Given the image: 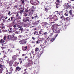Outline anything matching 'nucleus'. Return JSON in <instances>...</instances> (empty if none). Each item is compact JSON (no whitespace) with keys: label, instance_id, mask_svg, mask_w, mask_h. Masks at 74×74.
Here are the masks:
<instances>
[{"label":"nucleus","instance_id":"f257e3e1","mask_svg":"<svg viewBox=\"0 0 74 74\" xmlns=\"http://www.w3.org/2000/svg\"><path fill=\"white\" fill-rule=\"evenodd\" d=\"M53 32L51 33L50 34L51 37H52V36H53V34H55V35L56 36H58V34H59V33L60 32V30H57L55 29H53Z\"/></svg>","mask_w":74,"mask_h":74},{"label":"nucleus","instance_id":"f03ea898","mask_svg":"<svg viewBox=\"0 0 74 74\" xmlns=\"http://www.w3.org/2000/svg\"><path fill=\"white\" fill-rule=\"evenodd\" d=\"M58 16H55L54 18L52 17L50 18L49 21L51 23V24H54L55 23V21L58 20Z\"/></svg>","mask_w":74,"mask_h":74},{"label":"nucleus","instance_id":"7ed1b4c3","mask_svg":"<svg viewBox=\"0 0 74 74\" xmlns=\"http://www.w3.org/2000/svg\"><path fill=\"white\" fill-rule=\"evenodd\" d=\"M30 3L34 5H37L40 4V2L37 0H32L30 1Z\"/></svg>","mask_w":74,"mask_h":74},{"label":"nucleus","instance_id":"20e7f679","mask_svg":"<svg viewBox=\"0 0 74 74\" xmlns=\"http://www.w3.org/2000/svg\"><path fill=\"white\" fill-rule=\"evenodd\" d=\"M41 24L42 26H44L45 27V28H46V29H47V28H48L49 27V26L48 25V23H47V22H42L41 23Z\"/></svg>","mask_w":74,"mask_h":74},{"label":"nucleus","instance_id":"39448f33","mask_svg":"<svg viewBox=\"0 0 74 74\" xmlns=\"http://www.w3.org/2000/svg\"><path fill=\"white\" fill-rule=\"evenodd\" d=\"M30 21V18L29 17H27L25 18V19L24 18H23V21L24 22H26L27 21Z\"/></svg>","mask_w":74,"mask_h":74},{"label":"nucleus","instance_id":"423d86ee","mask_svg":"<svg viewBox=\"0 0 74 74\" xmlns=\"http://www.w3.org/2000/svg\"><path fill=\"white\" fill-rule=\"evenodd\" d=\"M21 42L20 43L21 44L23 45L25 44H26V42H27V41L25 42V40H21Z\"/></svg>","mask_w":74,"mask_h":74},{"label":"nucleus","instance_id":"0eeeda50","mask_svg":"<svg viewBox=\"0 0 74 74\" xmlns=\"http://www.w3.org/2000/svg\"><path fill=\"white\" fill-rule=\"evenodd\" d=\"M70 7V6L69 5L68 3H67L66 5H64V9H68Z\"/></svg>","mask_w":74,"mask_h":74},{"label":"nucleus","instance_id":"6e6552de","mask_svg":"<svg viewBox=\"0 0 74 74\" xmlns=\"http://www.w3.org/2000/svg\"><path fill=\"white\" fill-rule=\"evenodd\" d=\"M27 46H23L22 47V49L23 51H26L27 49Z\"/></svg>","mask_w":74,"mask_h":74},{"label":"nucleus","instance_id":"1a4fd4ad","mask_svg":"<svg viewBox=\"0 0 74 74\" xmlns=\"http://www.w3.org/2000/svg\"><path fill=\"white\" fill-rule=\"evenodd\" d=\"M34 11V9H32L31 10V11L29 13V15H32V14H33Z\"/></svg>","mask_w":74,"mask_h":74},{"label":"nucleus","instance_id":"9d476101","mask_svg":"<svg viewBox=\"0 0 74 74\" xmlns=\"http://www.w3.org/2000/svg\"><path fill=\"white\" fill-rule=\"evenodd\" d=\"M60 5V3H57L56 4V8H59Z\"/></svg>","mask_w":74,"mask_h":74},{"label":"nucleus","instance_id":"9b49d317","mask_svg":"<svg viewBox=\"0 0 74 74\" xmlns=\"http://www.w3.org/2000/svg\"><path fill=\"white\" fill-rule=\"evenodd\" d=\"M34 16L35 19H36V18H37L38 17V14L37 13L35 14H34Z\"/></svg>","mask_w":74,"mask_h":74},{"label":"nucleus","instance_id":"f8f14e48","mask_svg":"<svg viewBox=\"0 0 74 74\" xmlns=\"http://www.w3.org/2000/svg\"><path fill=\"white\" fill-rule=\"evenodd\" d=\"M16 70H17V71H20V70H21V68L19 66H17L16 67Z\"/></svg>","mask_w":74,"mask_h":74},{"label":"nucleus","instance_id":"ddd939ff","mask_svg":"<svg viewBox=\"0 0 74 74\" xmlns=\"http://www.w3.org/2000/svg\"><path fill=\"white\" fill-rule=\"evenodd\" d=\"M19 62H20V64H22V61H23V59L22 58H20L18 59Z\"/></svg>","mask_w":74,"mask_h":74},{"label":"nucleus","instance_id":"4468645a","mask_svg":"<svg viewBox=\"0 0 74 74\" xmlns=\"http://www.w3.org/2000/svg\"><path fill=\"white\" fill-rule=\"evenodd\" d=\"M13 59L14 60H15L16 58H17V56L14 55L13 57H12Z\"/></svg>","mask_w":74,"mask_h":74},{"label":"nucleus","instance_id":"2eb2a0df","mask_svg":"<svg viewBox=\"0 0 74 74\" xmlns=\"http://www.w3.org/2000/svg\"><path fill=\"white\" fill-rule=\"evenodd\" d=\"M23 12H24L23 10H21L20 11L19 13L20 14H22L23 13Z\"/></svg>","mask_w":74,"mask_h":74},{"label":"nucleus","instance_id":"dca6fc26","mask_svg":"<svg viewBox=\"0 0 74 74\" xmlns=\"http://www.w3.org/2000/svg\"><path fill=\"white\" fill-rule=\"evenodd\" d=\"M4 42H5V41H4V40H3V39L0 40V42L1 44V43H4Z\"/></svg>","mask_w":74,"mask_h":74},{"label":"nucleus","instance_id":"f3484780","mask_svg":"<svg viewBox=\"0 0 74 74\" xmlns=\"http://www.w3.org/2000/svg\"><path fill=\"white\" fill-rule=\"evenodd\" d=\"M16 13L17 14L16 16V18H18V17L19 16V12H16Z\"/></svg>","mask_w":74,"mask_h":74},{"label":"nucleus","instance_id":"a211bd4d","mask_svg":"<svg viewBox=\"0 0 74 74\" xmlns=\"http://www.w3.org/2000/svg\"><path fill=\"white\" fill-rule=\"evenodd\" d=\"M32 24L33 25H38V23L36 22L32 23Z\"/></svg>","mask_w":74,"mask_h":74},{"label":"nucleus","instance_id":"6ab92c4d","mask_svg":"<svg viewBox=\"0 0 74 74\" xmlns=\"http://www.w3.org/2000/svg\"><path fill=\"white\" fill-rule=\"evenodd\" d=\"M21 19V17L19 16H18L17 17H16V19Z\"/></svg>","mask_w":74,"mask_h":74},{"label":"nucleus","instance_id":"aec40b11","mask_svg":"<svg viewBox=\"0 0 74 74\" xmlns=\"http://www.w3.org/2000/svg\"><path fill=\"white\" fill-rule=\"evenodd\" d=\"M13 71V69L12 68V67H11L10 68V72H12Z\"/></svg>","mask_w":74,"mask_h":74},{"label":"nucleus","instance_id":"412c9836","mask_svg":"<svg viewBox=\"0 0 74 74\" xmlns=\"http://www.w3.org/2000/svg\"><path fill=\"white\" fill-rule=\"evenodd\" d=\"M2 32L3 33H5V32H7V30L5 29H3L2 30Z\"/></svg>","mask_w":74,"mask_h":74},{"label":"nucleus","instance_id":"4be33fe9","mask_svg":"<svg viewBox=\"0 0 74 74\" xmlns=\"http://www.w3.org/2000/svg\"><path fill=\"white\" fill-rule=\"evenodd\" d=\"M56 37H57V36H56V35L54 36V37H55V38H53V40L51 42H53V41L55 40V38H56Z\"/></svg>","mask_w":74,"mask_h":74},{"label":"nucleus","instance_id":"5701e85b","mask_svg":"<svg viewBox=\"0 0 74 74\" xmlns=\"http://www.w3.org/2000/svg\"><path fill=\"white\" fill-rule=\"evenodd\" d=\"M69 19V17H67L66 18H64V20H68V19Z\"/></svg>","mask_w":74,"mask_h":74},{"label":"nucleus","instance_id":"b1692460","mask_svg":"<svg viewBox=\"0 0 74 74\" xmlns=\"http://www.w3.org/2000/svg\"><path fill=\"white\" fill-rule=\"evenodd\" d=\"M7 40L10 39V36H6Z\"/></svg>","mask_w":74,"mask_h":74},{"label":"nucleus","instance_id":"393cba45","mask_svg":"<svg viewBox=\"0 0 74 74\" xmlns=\"http://www.w3.org/2000/svg\"><path fill=\"white\" fill-rule=\"evenodd\" d=\"M72 10H70V11H69V13L71 15H72Z\"/></svg>","mask_w":74,"mask_h":74},{"label":"nucleus","instance_id":"a878e982","mask_svg":"<svg viewBox=\"0 0 74 74\" xmlns=\"http://www.w3.org/2000/svg\"><path fill=\"white\" fill-rule=\"evenodd\" d=\"M38 48L37 47L36 48V49H35V51L36 52H37V51H38Z\"/></svg>","mask_w":74,"mask_h":74},{"label":"nucleus","instance_id":"bb28decb","mask_svg":"<svg viewBox=\"0 0 74 74\" xmlns=\"http://www.w3.org/2000/svg\"><path fill=\"white\" fill-rule=\"evenodd\" d=\"M37 34H38V32H37V31H35V33H34V35H37Z\"/></svg>","mask_w":74,"mask_h":74},{"label":"nucleus","instance_id":"cd10ccee","mask_svg":"<svg viewBox=\"0 0 74 74\" xmlns=\"http://www.w3.org/2000/svg\"><path fill=\"white\" fill-rule=\"evenodd\" d=\"M7 38V36H5L3 37V39L4 41V40H6V38Z\"/></svg>","mask_w":74,"mask_h":74},{"label":"nucleus","instance_id":"c85d7f7f","mask_svg":"<svg viewBox=\"0 0 74 74\" xmlns=\"http://www.w3.org/2000/svg\"><path fill=\"white\" fill-rule=\"evenodd\" d=\"M48 33H49V32H45L44 33V34L45 35H47L48 34Z\"/></svg>","mask_w":74,"mask_h":74},{"label":"nucleus","instance_id":"c756f323","mask_svg":"<svg viewBox=\"0 0 74 74\" xmlns=\"http://www.w3.org/2000/svg\"><path fill=\"white\" fill-rule=\"evenodd\" d=\"M56 2H57V3H58V4H59V3H60V2L59 0H57V1H56Z\"/></svg>","mask_w":74,"mask_h":74},{"label":"nucleus","instance_id":"7c9ffc66","mask_svg":"<svg viewBox=\"0 0 74 74\" xmlns=\"http://www.w3.org/2000/svg\"><path fill=\"white\" fill-rule=\"evenodd\" d=\"M21 10H25V7H21Z\"/></svg>","mask_w":74,"mask_h":74},{"label":"nucleus","instance_id":"2f4dec72","mask_svg":"<svg viewBox=\"0 0 74 74\" xmlns=\"http://www.w3.org/2000/svg\"><path fill=\"white\" fill-rule=\"evenodd\" d=\"M0 28L2 29V30H3V29H5V27L2 26L1 27H0Z\"/></svg>","mask_w":74,"mask_h":74},{"label":"nucleus","instance_id":"473e14b6","mask_svg":"<svg viewBox=\"0 0 74 74\" xmlns=\"http://www.w3.org/2000/svg\"><path fill=\"white\" fill-rule=\"evenodd\" d=\"M45 10L46 12H48V10L47 8H45Z\"/></svg>","mask_w":74,"mask_h":74},{"label":"nucleus","instance_id":"72a5a7b5","mask_svg":"<svg viewBox=\"0 0 74 74\" xmlns=\"http://www.w3.org/2000/svg\"><path fill=\"white\" fill-rule=\"evenodd\" d=\"M68 25H65L64 27V29H66L67 28V26Z\"/></svg>","mask_w":74,"mask_h":74},{"label":"nucleus","instance_id":"f704fd0d","mask_svg":"<svg viewBox=\"0 0 74 74\" xmlns=\"http://www.w3.org/2000/svg\"><path fill=\"white\" fill-rule=\"evenodd\" d=\"M40 46L42 48H44V45L42 46L40 45Z\"/></svg>","mask_w":74,"mask_h":74},{"label":"nucleus","instance_id":"c9c22d12","mask_svg":"<svg viewBox=\"0 0 74 74\" xmlns=\"http://www.w3.org/2000/svg\"><path fill=\"white\" fill-rule=\"evenodd\" d=\"M29 62H31V63H33V62L32 61V60H30L29 61Z\"/></svg>","mask_w":74,"mask_h":74},{"label":"nucleus","instance_id":"e433bc0d","mask_svg":"<svg viewBox=\"0 0 74 74\" xmlns=\"http://www.w3.org/2000/svg\"><path fill=\"white\" fill-rule=\"evenodd\" d=\"M0 67L1 68H3V65L2 64H0Z\"/></svg>","mask_w":74,"mask_h":74},{"label":"nucleus","instance_id":"4c0bfd02","mask_svg":"<svg viewBox=\"0 0 74 74\" xmlns=\"http://www.w3.org/2000/svg\"><path fill=\"white\" fill-rule=\"evenodd\" d=\"M7 21H8V22H9L11 21V19H10V18H9Z\"/></svg>","mask_w":74,"mask_h":74},{"label":"nucleus","instance_id":"58836bf2","mask_svg":"<svg viewBox=\"0 0 74 74\" xmlns=\"http://www.w3.org/2000/svg\"><path fill=\"white\" fill-rule=\"evenodd\" d=\"M19 30H21V31H23V29L22 28H20L19 29Z\"/></svg>","mask_w":74,"mask_h":74},{"label":"nucleus","instance_id":"ea45409f","mask_svg":"<svg viewBox=\"0 0 74 74\" xmlns=\"http://www.w3.org/2000/svg\"><path fill=\"white\" fill-rule=\"evenodd\" d=\"M64 15H65V16H68V14H67V13H65L64 14Z\"/></svg>","mask_w":74,"mask_h":74},{"label":"nucleus","instance_id":"a19ab883","mask_svg":"<svg viewBox=\"0 0 74 74\" xmlns=\"http://www.w3.org/2000/svg\"><path fill=\"white\" fill-rule=\"evenodd\" d=\"M13 37L14 38V40H16V39H17V37H15L14 35L13 36Z\"/></svg>","mask_w":74,"mask_h":74},{"label":"nucleus","instance_id":"79ce46f5","mask_svg":"<svg viewBox=\"0 0 74 74\" xmlns=\"http://www.w3.org/2000/svg\"><path fill=\"white\" fill-rule=\"evenodd\" d=\"M10 13H11V12L9 11L8 13V15H9V16L11 15V14H10Z\"/></svg>","mask_w":74,"mask_h":74},{"label":"nucleus","instance_id":"37998d69","mask_svg":"<svg viewBox=\"0 0 74 74\" xmlns=\"http://www.w3.org/2000/svg\"><path fill=\"white\" fill-rule=\"evenodd\" d=\"M11 20L12 21V19H14V17L12 16L11 17Z\"/></svg>","mask_w":74,"mask_h":74},{"label":"nucleus","instance_id":"c03bdc74","mask_svg":"<svg viewBox=\"0 0 74 74\" xmlns=\"http://www.w3.org/2000/svg\"><path fill=\"white\" fill-rule=\"evenodd\" d=\"M47 40H48V41H49V40H50V38L49 37H48L47 38Z\"/></svg>","mask_w":74,"mask_h":74},{"label":"nucleus","instance_id":"a18cd8bd","mask_svg":"<svg viewBox=\"0 0 74 74\" xmlns=\"http://www.w3.org/2000/svg\"><path fill=\"white\" fill-rule=\"evenodd\" d=\"M4 18L5 19H7L8 18V17L7 16H5V17H4Z\"/></svg>","mask_w":74,"mask_h":74},{"label":"nucleus","instance_id":"49530a36","mask_svg":"<svg viewBox=\"0 0 74 74\" xmlns=\"http://www.w3.org/2000/svg\"><path fill=\"white\" fill-rule=\"evenodd\" d=\"M60 18L61 19H63H63H64V16H61V17H60Z\"/></svg>","mask_w":74,"mask_h":74},{"label":"nucleus","instance_id":"de8ad7c7","mask_svg":"<svg viewBox=\"0 0 74 74\" xmlns=\"http://www.w3.org/2000/svg\"><path fill=\"white\" fill-rule=\"evenodd\" d=\"M26 12H29V10H25Z\"/></svg>","mask_w":74,"mask_h":74},{"label":"nucleus","instance_id":"09e8293b","mask_svg":"<svg viewBox=\"0 0 74 74\" xmlns=\"http://www.w3.org/2000/svg\"><path fill=\"white\" fill-rule=\"evenodd\" d=\"M31 18L32 19H34V18H34V17L33 16H32V17Z\"/></svg>","mask_w":74,"mask_h":74},{"label":"nucleus","instance_id":"8fccbe9b","mask_svg":"<svg viewBox=\"0 0 74 74\" xmlns=\"http://www.w3.org/2000/svg\"><path fill=\"white\" fill-rule=\"evenodd\" d=\"M32 39H33V40H36V38H34V37H32Z\"/></svg>","mask_w":74,"mask_h":74},{"label":"nucleus","instance_id":"3c124183","mask_svg":"<svg viewBox=\"0 0 74 74\" xmlns=\"http://www.w3.org/2000/svg\"><path fill=\"white\" fill-rule=\"evenodd\" d=\"M27 16V14H25L24 16H25H25Z\"/></svg>","mask_w":74,"mask_h":74},{"label":"nucleus","instance_id":"603ef678","mask_svg":"<svg viewBox=\"0 0 74 74\" xmlns=\"http://www.w3.org/2000/svg\"><path fill=\"white\" fill-rule=\"evenodd\" d=\"M15 33H16V34H18V31H16V32H15Z\"/></svg>","mask_w":74,"mask_h":74},{"label":"nucleus","instance_id":"864d4df0","mask_svg":"<svg viewBox=\"0 0 74 74\" xmlns=\"http://www.w3.org/2000/svg\"><path fill=\"white\" fill-rule=\"evenodd\" d=\"M14 27H16V25H14L13 26Z\"/></svg>","mask_w":74,"mask_h":74},{"label":"nucleus","instance_id":"5fc2aeb1","mask_svg":"<svg viewBox=\"0 0 74 74\" xmlns=\"http://www.w3.org/2000/svg\"><path fill=\"white\" fill-rule=\"evenodd\" d=\"M51 17H52V15H50L49 16V18H51Z\"/></svg>","mask_w":74,"mask_h":74},{"label":"nucleus","instance_id":"6e6d98bb","mask_svg":"<svg viewBox=\"0 0 74 74\" xmlns=\"http://www.w3.org/2000/svg\"><path fill=\"white\" fill-rule=\"evenodd\" d=\"M9 33H12L13 32H12V31L11 30V31H9Z\"/></svg>","mask_w":74,"mask_h":74},{"label":"nucleus","instance_id":"4d7b16f0","mask_svg":"<svg viewBox=\"0 0 74 74\" xmlns=\"http://www.w3.org/2000/svg\"><path fill=\"white\" fill-rule=\"evenodd\" d=\"M13 62L11 64H10V65H9L10 66H12V64H13Z\"/></svg>","mask_w":74,"mask_h":74},{"label":"nucleus","instance_id":"13d9d810","mask_svg":"<svg viewBox=\"0 0 74 74\" xmlns=\"http://www.w3.org/2000/svg\"><path fill=\"white\" fill-rule=\"evenodd\" d=\"M12 23H13V24H15V20H14L13 21Z\"/></svg>","mask_w":74,"mask_h":74},{"label":"nucleus","instance_id":"bf43d9fd","mask_svg":"<svg viewBox=\"0 0 74 74\" xmlns=\"http://www.w3.org/2000/svg\"><path fill=\"white\" fill-rule=\"evenodd\" d=\"M2 20H3V22H4V21L5 22V20H4V19H2Z\"/></svg>","mask_w":74,"mask_h":74},{"label":"nucleus","instance_id":"052dcab7","mask_svg":"<svg viewBox=\"0 0 74 74\" xmlns=\"http://www.w3.org/2000/svg\"><path fill=\"white\" fill-rule=\"evenodd\" d=\"M24 1H25L24 0H23L22 1V3H23V4L24 3Z\"/></svg>","mask_w":74,"mask_h":74},{"label":"nucleus","instance_id":"680f3d73","mask_svg":"<svg viewBox=\"0 0 74 74\" xmlns=\"http://www.w3.org/2000/svg\"><path fill=\"white\" fill-rule=\"evenodd\" d=\"M47 4H49V2H48V1H47V2H46Z\"/></svg>","mask_w":74,"mask_h":74},{"label":"nucleus","instance_id":"e2e57ef3","mask_svg":"<svg viewBox=\"0 0 74 74\" xmlns=\"http://www.w3.org/2000/svg\"><path fill=\"white\" fill-rule=\"evenodd\" d=\"M1 26H3V25H4V24H3V23H1Z\"/></svg>","mask_w":74,"mask_h":74},{"label":"nucleus","instance_id":"0e129e2a","mask_svg":"<svg viewBox=\"0 0 74 74\" xmlns=\"http://www.w3.org/2000/svg\"><path fill=\"white\" fill-rule=\"evenodd\" d=\"M40 21L38 20V21H36V22H38V23H39V22H40Z\"/></svg>","mask_w":74,"mask_h":74},{"label":"nucleus","instance_id":"69168bd1","mask_svg":"<svg viewBox=\"0 0 74 74\" xmlns=\"http://www.w3.org/2000/svg\"><path fill=\"white\" fill-rule=\"evenodd\" d=\"M51 8L50 7H49V8H48V10H51Z\"/></svg>","mask_w":74,"mask_h":74},{"label":"nucleus","instance_id":"338daca9","mask_svg":"<svg viewBox=\"0 0 74 74\" xmlns=\"http://www.w3.org/2000/svg\"><path fill=\"white\" fill-rule=\"evenodd\" d=\"M32 9H34V7L32 6Z\"/></svg>","mask_w":74,"mask_h":74},{"label":"nucleus","instance_id":"774afa93","mask_svg":"<svg viewBox=\"0 0 74 74\" xmlns=\"http://www.w3.org/2000/svg\"><path fill=\"white\" fill-rule=\"evenodd\" d=\"M38 42H39L37 40V41H36V43H37V44H38Z\"/></svg>","mask_w":74,"mask_h":74}]
</instances>
